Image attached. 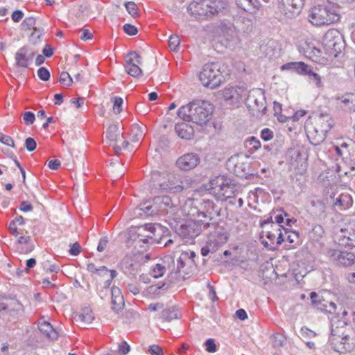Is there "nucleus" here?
<instances>
[{
	"instance_id": "obj_1",
	"label": "nucleus",
	"mask_w": 355,
	"mask_h": 355,
	"mask_svg": "<svg viewBox=\"0 0 355 355\" xmlns=\"http://www.w3.org/2000/svg\"><path fill=\"white\" fill-rule=\"evenodd\" d=\"M329 343L334 351L338 353H346L354 347L352 327L344 320L334 318L331 320V329Z\"/></svg>"
},
{
	"instance_id": "obj_2",
	"label": "nucleus",
	"mask_w": 355,
	"mask_h": 355,
	"mask_svg": "<svg viewBox=\"0 0 355 355\" xmlns=\"http://www.w3.org/2000/svg\"><path fill=\"white\" fill-rule=\"evenodd\" d=\"M214 107L209 102L196 101L182 106L178 111V115L185 121L202 125L211 119Z\"/></svg>"
},
{
	"instance_id": "obj_3",
	"label": "nucleus",
	"mask_w": 355,
	"mask_h": 355,
	"mask_svg": "<svg viewBox=\"0 0 355 355\" xmlns=\"http://www.w3.org/2000/svg\"><path fill=\"white\" fill-rule=\"evenodd\" d=\"M332 126L333 121L330 116L321 114L315 118L314 123H306L305 129L311 143L318 146L325 139L327 133Z\"/></svg>"
},
{
	"instance_id": "obj_4",
	"label": "nucleus",
	"mask_w": 355,
	"mask_h": 355,
	"mask_svg": "<svg viewBox=\"0 0 355 355\" xmlns=\"http://www.w3.org/2000/svg\"><path fill=\"white\" fill-rule=\"evenodd\" d=\"M225 6L222 0H194L189 5L188 10L196 19H203L218 13Z\"/></svg>"
},
{
	"instance_id": "obj_5",
	"label": "nucleus",
	"mask_w": 355,
	"mask_h": 355,
	"mask_svg": "<svg viewBox=\"0 0 355 355\" xmlns=\"http://www.w3.org/2000/svg\"><path fill=\"white\" fill-rule=\"evenodd\" d=\"M338 7L332 3L313 7L309 15V21L314 26L329 25L340 19Z\"/></svg>"
},
{
	"instance_id": "obj_6",
	"label": "nucleus",
	"mask_w": 355,
	"mask_h": 355,
	"mask_svg": "<svg viewBox=\"0 0 355 355\" xmlns=\"http://www.w3.org/2000/svg\"><path fill=\"white\" fill-rule=\"evenodd\" d=\"M225 69L226 66L218 62L205 64L199 73L200 81L205 87L214 89L224 81Z\"/></svg>"
},
{
	"instance_id": "obj_7",
	"label": "nucleus",
	"mask_w": 355,
	"mask_h": 355,
	"mask_svg": "<svg viewBox=\"0 0 355 355\" xmlns=\"http://www.w3.org/2000/svg\"><path fill=\"white\" fill-rule=\"evenodd\" d=\"M322 46L327 55L337 58L345 46L340 33L336 29H329L323 37Z\"/></svg>"
},
{
	"instance_id": "obj_8",
	"label": "nucleus",
	"mask_w": 355,
	"mask_h": 355,
	"mask_svg": "<svg viewBox=\"0 0 355 355\" xmlns=\"http://www.w3.org/2000/svg\"><path fill=\"white\" fill-rule=\"evenodd\" d=\"M168 262L171 261L173 265L172 268L168 266L171 274L174 273L177 279H187L191 274L194 269V260L191 259L188 252H183L177 259L176 265L171 257L166 258Z\"/></svg>"
},
{
	"instance_id": "obj_9",
	"label": "nucleus",
	"mask_w": 355,
	"mask_h": 355,
	"mask_svg": "<svg viewBox=\"0 0 355 355\" xmlns=\"http://www.w3.org/2000/svg\"><path fill=\"white\" fill-rule=\"evenodd\" d=\"M329 260L338 266L349 267L355 262V254L347 250L328 248L325 252Z\"/></svg>"
},
{
	"instance_id": "obj_10",
	"label": "nucleus",
	"mask_w": 355,
	"mask_h": 355,
	"mask_svg": "<svg viewBox=\"0 0 355 355\" xmlns=\"http://www.w3.org/2000/svg\"><path fill=\"white\" fill-rule=\"evenodd\" d=\"M203 225L202 223L196 221H188L182 224L176 230L177 234L181 236L186 242L196 238L202 232Z\"/></svg>"
},
{
	"instance_id": "obj_11",
	"label": "nucleus",
	"mask_w": 355,
	"mask_h": 355,
	"mask_svg": "<svg viewBox=\"0 0 355 355\" xmlns=\"http://www.w3.org/2000/svg\"><path fill=\"white\" fill-rule=\"evenodd\" d=\"M266 104L264 92L260 89L250 91L245 100L248 108L257 112H263L266 109Z\"/></svg>"
},
{
	"instance_id": "obj_12",
	"label": "nucleus",
	"mask_w": 355,
	"mask_h": 355,
	"mask_svg": "<svg viewBox=\"0 0 355 355\" xmlns=\"http://www.w3.org/2000/svg\"><path fill=\"white\" fill-rule=\"evenodd\" d=\"M278 9L285 17L295 18L301 12L304 5L303 0H277Z\"/></svg>"
},
{
	"instance_id": "obj_13",
	"label": "nucleus",
	"mask_w": 355,
	"mask_h": 355,
	"mask_svg": "<svg viewBox=\"0 0 355 355\" xmlns=\"http://www.w3.org/2000/svg\"><path fill=\"white\" fill-rule=\"evenodd\" d=\"M158 231H161V226L156 224H146L138 227L137 234L139 237V242L142 241L144 243L150 242V243H160L161 239H157Z\"/></svg>"
},
{
	"instance_id": "obj_14",
	"label": "nucleus",
	"mask_w": 355,
	"mask_h": 355,
	"mask_svg": "<svg viewBox=\"0 0 355 355\" xmlns=\"http://www.w3.org/2000/svg\"><path fill=\"white\" fill-rule=\"evenodd\" d=\"M141 64V58L135 51H132L126 55L125 68L130 76L135 78L141 76L142 70L139 67Z\"/></svg>"
},
{
	"instance_id": "obj_15",
	"label": "nucleus",
	"mask_w": 355,
	"mask_h": 355,
	"mask_svg": "<svg viewBox=\"0 0 355 355\" xmlns=\"http://www.w3.org/2000/svg\"><path fill=\"white\" fill-rule=\"evenodd\" d=\"M202 210L197 211L198 221L202 223L204 228L209 226V221L212 218V211L214 209V202L210 200H204L201 203Z\"/></svg>"
},
{
	"instance_id": "obj_16",
	"label": "nucleus",
	"mask_w": 355,
	"mask_h": 355,
	"mask_svg": "<svg viewBox=\"0 0 355 355\" xmlns=\"http://www.w3.org/2000/svg\"><path fill=\"white\" fill-rule=\"evenodd\" d=\"M35 55V52L26 46L20 48L15 53L16 66L22 68L28 67Z\"/></svg>"
},
{
	"instance_id": "obj_17",
	"label": "nucleus",
	"mask_w": 355,
	"mask_h": 355,
	"mask_svg": "<svg viewBox=\"0 0 355 355\" xmlns=\"http://www.w3.org/2000/svg\"><path fill=\"white\" fill-rule=\"evenodd\" d=\"M200 163V157L196 153H187L177 160L178 167L183 171H190L196 168Z\"/></svg>"
},
{
	"instance_id": "obj_18",
	"label": "nucleus",
	"mask_w": 355,
	"mask_h": 355,
	"mask_svg": "<svg viewBox=\"0 0 355 355\" xmlns=\"http://www.w3.org/2000/svg\"><path fill=\"white\" fill-rule=\"evenodd\" d=\"M6 311L11 316H17L23 311L22 304L16 299L0 300V312Z\"/></svg>"
},
{
	"instance_id": "obj_19",
	"label": "nucleus",
	"mask_w": 355,
	"mask_h": 355,
	"mask_svg": "<svg viewBox=\"0 0 355 355\" xmlns=\"http://www.w3.org/2000/svg\"><path fill=\"white\" fill-rule=\"evenodd\" d=\"M244 89L239 87H228L223 90V96L225 101L236 103L242 98Z\"/></svg>"
},
{
	"instance_id": "obj_20",
	"label": "nucleus",
	"mask_w": 355,
	"mask_h": 355,
	"mask_svg": "<svg viewBox=\"0 0 355 355\" xmlns=\"http://www.w3.org/2000/svg\"><path fill=\"white\" fill-rule=\"evenodd\" d=\"M228 239L227 234L222 229H217L207 236V242L216 247V250L225 244Z\"/></svg>"
},
{
	"instance_id": "obj_21",
	"label": "nucleus",
	"mask_w": 355,
	"mask_h": 355,
	"mask_svg": "<svg viewBox=\"0 0 355 355\" xmlns=\"http://www.w3.org/2000/svg\"><path fill=\"white\" fill-rule=\"evenodd\" d=\"M227 179L228 178L224 175H218L211 178L209 181V187L207 190L217 198L219 193L224 189L225 184L227 182Z\"/></svg>"
},
{
	"instance_id": "obj_22",
	"label": "nucleus",
	"mask_w": 355,
	"mask_h": 355,
	"mask_svg": "<svg viewBox=\"0 0 355 355\" xmlns=\"http://www.w3.org/2000/svg\"><path fill=\"white\" fill-rule=\"evenodd\" d=\"M112 293V309L116 312L119 313L121 311L125 305L123 296L121 293V290L116 287L113 286L111 289Z\"/></svg>"
},
{
	"instance_id": "obj_23",
	"label": "nucleus",
	"mask_w": 355,
	"mask_h": 355,
	"mask_svg": "<svg viewBox=\"0 0 355 355\" xmlns=\"http://www.w3.org/2000/svg\"><path fill=\"white\" fill-rule=\"evenodd\" d=\"M178 175H168L166 180L159 184V189L163 191L178 193Z\"/></svg>"
},
{
	"instance_id": "obj_24",
	"label": "nucleus",
	"mask_w": 355,
	"mask_h": 355,
	"mask_svg": "<svg viewBox=\"0 0 355 355\" xmlns=\"http://www.w3.org/2000/svg\"><path fill=\"white\" fill-rule=\"evenodd\" d=\"M175 130L177 135L182 139L189 140L193 138L194 135L193 127L187 122L177 123Z\"/></svg>"
},
{
	"instance_id": "obj_25",
	"label": "nucleus",
	"mask_w": 355,
	"mask_h": 355,
	"mask_svg": "<svg viewBox=\"0 0 355 355\" xmlns=\"http://www.w3.org/2000/svg\"><path fill=\"white\" fill-rule=\"evenodd\" d=\"M334 239L340 245L355 247V235H346L343 229L334 235Z\"/></svg>"
},
{
	"instance_id": "obj_26",
	"label": "nucleus",
	"mask_w": 355,
	"mask_h": 355,
	"mask_svg": "<svg viewBox=\"0 0 355 355\" xmlns=\"http://www.w3.org/2000/svg\"><path fill=\"white\" fill-rule=\"evenodd\" d=\"M38 329L48 338L51 340H56L58 338V332L49 322L40 321L38 322Z\"/></svg>"
},
{
	"instance_id": "obj_27",
	"label": "nucleus",
	"mask_w": 355,
	"mask_h": 355,
	"mask_svg": "<svg viewBox=\"0 0 355 355\" xmlns=\"http://www.w3.org/2000/svg\"><path fill=\"white\" fill-rule=\"evenodd\" d=\"M305 55L307 58L311 59L315 62L321 64H326L328 59L324 57H322V51L316 47H309L305 51Z\"/></svg>"
},
{
	"instance_id": "obj_28",
	"label": "nucleus",
	"mask_w": 355,
	"mask_h": 355,
	"mask_svg": "<svg viewBox=\"0 0 355 355\" xmlns=\"http://www.w3.org/2000/svg\"><path fill=\"white\" fill-rule=\"evenodd\" d=\"M311 214L317 218H324L326 213V205L325 204L319 200H312L311 202Z\"/></svg>"
},
{
	"instance_id": "obj_29",
	"label": "nucleus",
	"mask_w": 355,
	"mask_h": 355,
	"mask_svg": "<svg viewBox=\"0 0 355 355\" xmlns=\"http://www.w3.org/2000/svg\"><path fill=\"white\" fill-rule=\"evenodd\" d=\"M140 210L146 216H154L159 212V208L155 203V199L152 201L149 200L141 204Z\"/></svg>"
},
{
	"instance_id": "obj_30",
	"label": "nucleus",
	"mask_w": 355,
	"mask_h": 355,
	"mask_svg": "<svg viewBox=\"0 0 355 355\" xmlns=\"http://www.w3.org/2000/svg\"><path fill=\"white\" fill-rule=\"evenodd\" d=\"M236 3L238 7L249 12L255 11L259 6L257 0H236Z\"/></svg>"
},
{
	"instance_id": "obj_31",
	"label": "nucleus",
	"mask_w": 355,
	"mask_h": 355,
	"mask_svg": "<svg viewBox=\"0 0 355 355\" xmlns=\"http://www.w3.org/2000/svg\"><path fill=\"white\" fill-rule=\"evenodd\" d=\"M234 190L235 186L232 183L230 179H227V182H225L224 189L219 193L216 199L218 200H225L232 198L234 193Z\"/></svg>"
},
{
	"instance_id": "obj_32",
	"label": "nucleus",
	"mask_w": 355,
	"mask_h": 355,
	"mask_svg": "<svg viewBox=\"0 0 355 355\" xmlns=\"http://www.w3.org/2000/svg\"><path fill=\"white\" fill-rule=\"evenodd\" d=\"M161 318L166 322H171L173 320L180 318L178 310L175 306L168 307L162 310Z\"/></svg>"
},
{
	"instance_id": "obj_33",
	"label": "nucleus",
	"mask_w": 355,
	"mask_h": 355,
	"mask_svg": "<svg viewBox=\"0 0 355 355\" xmlns=\"http://www.w3.org/2000/svg\"><path fill=\"white\" fill-rule=\"evenodd\" d=\"M155 203L158 205L159 211H165L167 208L173 207L171 198L168 196H157L155 198Z\"/></svg>"
},
{
	"instance_id": "obj_34",
	"label": "nucleus",
	"mask_w": 355,
	"mask_h": 355,
	"mask_svg": "<svg viewBox=\"0 0 355 355\" xmlns=\"http://www.w3.org/2000/svg\"><path fill=\"white\" fill-rule=\"evenodd\" d=\"M94 318L93 313L89 308L83 309L81 312L76 315V320H79L86 324H91Z\"/></svg>"
},
{
	"instance_id": "obj_35",
	"label": "nucleus",
	"mask_w": 355,
	"mask_h": 355,
	"mask_svg": "<svg viewBox=\"0 0 355 355\" xmlns=\"http://www.w3.org/2000/svg\"><path fill=\"white\" fill-rule=\"evenodd\" d=\"M121 132L119 127L116 125H111L107 130L106 137L111 141H121Z\"/></svg>"
},
{
	"instance_id": "obj_36",
	"label": "nucleus",
	"mask_w": 355,
	"mask_h": 355,
	"mask_svg": "<svg viewBox=\"0 0 355 355\" xmlns=\"http://www.w3.org/2000/svg\"><path fill=\"white\" fill-rule=\"evenodd\" d=\"M24 224V219L21 216L16 217L14 220H12L9 225V231L12 234L15 236H17L19 234V232L17 230V225H22Z\"/></svg>"
},
{
	"instance_id": "obj_37",
	"label": "nucleus",
	"mask_w": 355,
	"mask_h": 355,
	"mask_svg": "<svg viewBox=\"0 0 355 355\" xmlns=\"http://www.w3.org/2000/svg\"><path fill=\"white\" fill-rule=\"evenodd\" d=\"M131 141L132 142H138L144 137V132L142 128L137 124L132 125L131 130Z\"/></svg>"
},
{
	"instance_id": "obj_38",
	"label": "nucleus",
	"mask_w": 355,
	"mask_h": 355,
	"mask_svg": "<svg viewBox=\"0 0 355 355\" xmlns=\"http://www.w3.org/2000/svg\"><path fill=\"white\" fill-rule=\"evenodd\" d=\"M309 235L312 239L319 241L324 235L323 227L320 225H314L312 230L310 232Z\"/></svg>"
},
{
	"instance_id": "obj_39",
	"label": "nucleus",
	"mask_w": 355,
	"mask_h": 355,
	"mask_svg": "<svg viewBox=\"0 0 355 355\" xmlns=\"http://www.w3.org/2000/svg\"><path fill=\"white\" fill-rule=\"evenodd\" d=\"M178 187L179 192H181L184 189H187L191 186L193 182L192 180L188 176H182L178 175Z\"/></svg>"
},
{
	"instance_id": "obj_40",
	"label": "nucleus",
	"mask_w": 355,
	"mask_h": 355,
	"mask_svg": "<svg viewBox=\"0 0 355 355\" xmlns=\"http://www.w3.org/2000/svg\"><path fill=\"white\" fill-rule=\"evenodd\" d=\"M166 271V267L161 263H157L151 267L150 275L155 279L161 277Z\"/></svg>"
},
{
	"instance_id": "obj_41",
	"label": "nucleus",
	"mask_w": 355,
	"mask_h": 355,
	"mask_svg": "<svg viewBox=\"0 0 355 355\" xmlns=\"http://www.w3.org/2000/svg\"><path fill=\"white\" fill-rule=\"evenodd\" d=\"M220 29L223 35L225 37L228 41H230L234 38L235 33L234 29L232 27L226 24H221L220 26Z\"/></svg>"
},
{
	"instance_id": "obj_42",
	"label": "nucleus",
	"mask_w": 355,
	"mask_h": 355,
	"mask_svg": "<svg viewBox=\"0 0 355 355\" xmlns=\"http://www.w3.org/2000/svg\"><path fill=\"white\" fill-rule=\"evenodd\" d=\"M306 76H309V80L312 82L317 87H321L322 86L320 76L314 72L312 70L311 67H310L309 73H307Z\"/></svg>"
},
{
	"instance_id": "obj_43",
	"label": "nucleus",
	"mask_w": 355,
	"mask_h": 355,
	"mask_svg": "<svg viewBox=\"0 0 355 355\" xmlns=\"http://www.w3.org/2000/svg\"><path fill=\"white\" fill-rule=\"evenodd\" d=\"M35 24H36L35 19L33 17H26L23 20L22 23L21 24V26L22 30H24V31H30L32 28L34 29V28H35Z\"/></svg>"
},
{
	"instance_id": "obj_44",
	"label": "nucleus",
	"mask_w": 355,
	"mask_h": 355,
	"mask_svg": "<svg viewBox=\"0 0 355 355\" xmlns=\"http://www.w3.org/2000/svg\"><path fill=\"white\" fill-rule=\"evenodd\" d=\"M311 66L303 62H297L295 72L302 76H306L310 71Z\"/></svg>"
},
{
	"instance_id": "obj_45",
	"label": "nucleus",
	"mask_w": 355,
	"mask_h": 355,
	"mask_svg": "<svg viewBox=\"0 0 355 355\" xmlns=\"http://www.w3.org/2000/svg\"><path fill=\"white\" fill-rule=\"evenodd\" d=\"M279 231V227L278 225L272 224L271 225V230H268L266 232V236L268 239L272 243H275L277 237V234Z\"/></svg>"
},
{
	"instance_id": "obj_46",
	"label": "nucleus",
	"mask_w": 355,
	"mask_h": 355,
	"mask_svg": "<svg viewBox=\"0 0 355 355\" xmlns=\"http://www.w3.org/2000/svg\"><path fill=\"white\" fill-rule=\"evenodd\" d=\"M180 44V39L178 35H173L169 37L168 46H169L171 50H172L173 51H178Z\"/></svg>"
},
{
	"instance_id": "obj_47",
	"label": "nucleus",
	"mask_w": 355,
	"mask_h": 355,
	"mask_svg": "<svg viewBox=\"0 0 355 355\" xmlns=\"http://www.w3.org/2000/svg\"><path fill=\"white\" fill-rule=\"evenodd\" d=\"M60 83L64 85V86L69 87L73 83V80L71 77V76L69 74L67 71H62L60 73V79H59Z\"/></svg>"
},
{
	"instance_id": "obj_48",
	"label": "nucleus",
	"mask_w": 355,
	"mask_h": 355,
	"mask_svg": "<svg viewBox=\"0 0 355 355\" xmlns=\"http://www.w3.org/2000/svg\"><path fill=\"white\" fill-rule=\"evenodd\" d=\"M126 10L132 17H136L138 13V8L136 3L133 1H128L125 3Z\"/></svg>"
},
{
	"instance_id": "obj_49",
	"label": "nucleus",
	"mask_w": 355,
	"mask_h": 355,
	"mask_svg": "<svg viewBox=\"0 0 355 355\" xmlns=\"http://www.w3.org/2000/svg\"><path fill=\"white\" fill-rule=\"evenodd\" d=\"M123 103V100L122 98L119 96H115L113 98V111L115 114H119L122 110V105Z\"/></svg>"
},
{
	"instance_id": "obj_50",
	"label": "nucleus",
	"mask_w": 355,
	"mask_h": 355,
	"mask_svg": "<svg viewBox=\"0 0 355 355\" xmlns=\"http://www.w3.org/2000/svg\"><path fill=\"white\" fill-rule=\"evenodd\" d=\"M216 247L214 245H211L207 241L206 242V245L201 248V254L203 257H206L209 254V253H214L216 251Z\"/></svg>"
},
{
	"instance_id": "obj_51",
	"label": "nucleus",
	"mask_w": 355,
	"mask_h": 355,
	"mask_svg": "<svg viewBox=\"0 0 355 355\" xmlns=\"http://www.w3.org/2000/svg\"><path fill=\"white\" fill-rule=\"evenodd\" d=\"M38 77L43 81H47L50 78V72L45 67H40L37 70Z\"/></svg>"
},
{
	"instance_id": "obj_52",
	"label": "nucleus",
	"mask_w": 355,
	"mask_h": 355,
	"mask_svg": "<svg viewBox=\"0 0 355 355\" xmlns=\"http://www.w3.org/2000/svg\"><path fill=\"white\" fill-rule=\"evenodd\" d=\"M261 137L265 141H270L273 138V132L269 128H263L261 131Z\"/></svg>"
},
{
	"instance_id": "obj_53",
	"label": "nucleus",
	"mask_w": 355,
	"mask_h": 355,
	"mask_svg": "<svg viewBox=\"0 0 355 355\" xmlns=\"http://www.w3.org/2000/svg\"><path fill=\"white\" fill-rule=\"evenodd\" d=\"M24 146L28 151L32 152L36 148L37 144L33 138L28 137L25 140Z\"/></svg>"
},
{
	"instance_id": "obj_54",
	"label": "nucleus",
	"mask_w": 355,
	"mask_h": 355,
	"mask_svg": "<svg viewBox=\"0 0 355 355\" xmlns=\"http://www.w3.org/2000/svg\"><path fill=\"white\" fill-rule=\"evenodd\" d=\"M23 119L26 125H31L34 123L35 116L31 112H25L23 115Z\"/></svg>"
},
{
	"instance_id": "obj_55",
	"label": "nucleus",
	"mask_w": 355,
	"mask_h": 355,
	"mask_svg": "<svg viewBox=\"0 0 355 355\" xmlns=\"http://www.w3.org/2000/svg\"><path fill=\"white\" fill-rule=\"evenodd\" d=\"M0 142L8 146L15 147L13 139L10 136L5 135L1 132H0Z\"/></svg>"
},
{
	"instance_id": "obj_56",
	"label": "nucleus",
	"mask_w": 355,
	"mask_h": 355,
	"mask_svg": "<svg viewBox=\"0 0 355 355\" xmlns=\"http://www.w3.org/2000/svg\"><path fill=\"white\" fill-rule=\"evenodd\" d=\"M123 31L126 34L129 35H135L138 32L137 28L135 26L130 24H125L123 26Z\"/></svg>"
},
{
	"instance_id": "obj_57",
	"label": "nucleus",
	"mask_w": 355,
	"mask_h": 355,
	"mask_svg": "<svg viewBox=\"0 0 355 355\" xmlns=\"http://www.w3.org/2000/svg\"><path fill=\"white\" fill-rule=\"evenodd\" d=\"M300 334L302 338H312L315 336V333L306 327L301 328Z\"/></svg>"
},
{
	"instance_id": "obj_58",
	"label": "nucleus",
	"mask_w": 355,
	"mask_h": 355,
	"mask_svg": "<svg viewBox=\"0 0 355 355\" xmlns=\"http://www.w3.org/2000/svg\"><path fill=\"white\" fill-rule=\"evenodd\" d=\"M284 232H285V234H287V238H286V240L291 243H293L296 241L297 239H298L299 238V234L296 232H288L287 231V229H284Z\"/></svg>"
},
{
	"instance_id": "obj_59",
	"label": "nucleus",
	"mask_w": 355,
	"mask_h": 355,
	"mask_svg": "<svg viewBox=\"0 0 355 355\" xmlns=\"http://www.w3.org/2000/svg\"><path fill=\"white\" fill-rule=\"evenodd\" d=\"M118 348L121 355H126L130 349V345L125 341H123L119 343Z\"/></svg>"
},
{
	"instance_id": "obj_60",
	"label": "nucleus",
	"mask_w": 355,
	"mask_h": 355,
	"mask_svg": "<svg viewBox=\"0 0 355 355\" xmlns=\"http://www.w3.org/2000/svg\"><path fill=\"white\" fill-rule=\"evenodd\" d=\"M286 339L281 334H276L274 336L273 345L275 347H282L285 344Z\"/></svg>"
},
{
	"instance_id": "obj_61",
	"label": "nucleus",
	"mask_w": 355,
	"mask_h": 355,
	"mask_svg": "<svg viewBox=\"0 0 355 355\" xmlns=\"http://www.w3.org/2000/svg\"><path fill=\"white\" fill-rule=\"evenodd\" d=\"M206 350L209 353H214L216 351V345L213 339L209 338L205 342Z\"/></svg>"
},
{
	"instance_id": "obj_62",
	"label": "nucleus",
	"mask_w": 355,
	"mask_h": 355,
	"mask_svg": "<svg viewBox=\"0 0 355 355\" xmlns=\"http://www.w3.org/2000/svg\"><path fill=\"white\" fill-rule=\"evenodd\" d=\"M349 196L348 195H341L338 198L336 199V201L334 203L335 207H343L344 202L346 200L349 199Z\"/></svg>"
},
{
	"instance_id": "obj_63",
	"label": "nucleus",
	"mask_w": 355,
	"mask_h": 355,
	"mask_svg": "<svg viewBox=\"0 0 355 355\" xmlns=\"http://www.w3.org/2000/svg\"><path fill=\"white\" fill-rule=\"evenodd\" d=\"M150 355H164L162 349L157 345H153L149 347Z\"/></svg>"
},
{
	"instance_id": "obj_64",
	"label": "nucleus",
	"mask_w": 355,
	"mask_h": 355,
	"mask_svg": "<svg viewBox=\"0 0 355 355\" xmlns=\"http://www.w3.org/2000/svg\"><path fill=\"white\" fill-rule=\"evenodd\" d=\"M108 241H109V240L107 236H104V237L101 238L99 240L98 245L97 247V250L101 252H103L107 247Z\"/></svg>"
}]
</instances>
